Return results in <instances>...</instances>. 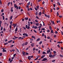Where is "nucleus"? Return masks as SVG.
Here are the masks:
<instances>
[{
    "instance_id": "58836bf2",
    "label": "nucleus",
    "mask_w": 63,
    "mask_h": 63,
    "mask_svg": "<svg viewBox=\"0 0 63 63\" xmlns=\"http://www.w3.org/2000/svg\"><path fill=\"white\" fill-rule=\"evenodd\" d=\"M10 4V2H9L7 4V5L8 6H9V5Z\"/></svg>"
},
{
    "instance_id": "69168bd1",
    "label": "nucleus",
    "mask_w": 63,
    "mask_h": 63,
    "mask_svg": "<svg viewBox=\"0 0 63 63\" xmlns=\"http://www.w3.org/2000/svg\"><path fill=\"white\" fill-rule=\"evenodd\" d=\"M36 17L37 19H39V17L38 16H36Z\"/></svg>"
},
{
    "instance_id": "c03bdc74",
    "label": "nucleus",
    "mask_w": 63,
    "mask_h": 63,
    "mask_svg": "<svg viewBox=\"0 0 63 63\" xmlns=\"http://www.w3.org/2000/svg\"><path fill=\"white\" fill-rule=\"evenodd\" d=\"M35 22H38V20H35Z\"/></svg>"
},
{
    "instance_id": "774afa93",
    "label": "nucleus",
    "mask_w": 63,
    "mask_h": 63,
    "mask_svg": "<svg viewBox=\"0 0 63 63\" xmlns=\"http://www.w3.org/2000/svg\"><path fill=\"white\" fill-rule=\"evenodd\" d=\"M22 46H25V44L24 43H23L22 45Z\"/></svg>"
},
{
    "instance_id": "052dcab7",
    "label": "nucleus",
    "mask_w": 63,
    "mask_h": 63,
    "mask_svg": "<svg viewBox=\"0 0 63 63\" xmlns=\"http://www.w3.org/2000/svg\"><path fill=\"white\" fill-rule=\"evenodd\" d=\"M49 30H47V32H48V33L49 32Z\"/></svg>"
},
{
    "instance_id": "bf43d9fd",
    "label": "nucleus",
    "mask_w": 63,
    "mask_h": 63,
    "mask_svg": "<svg viewBox=\"0 0 63 63\" xmlns=\"http://www.w3.org/2000/svg\"><path fill=\"white\" fill-rule=\"evenodd\" d=\"M16 54H14L13 55L14 57H15V56H16Z\"/></svg>"
},
{
    "instance_id": "4468645a",
    "label": "nucleus",
    "mask_w": 63,
    "mask_h": 63,
    "mask_svg": "<svg viewBox=\"0 0 63 63\" xmlns=\"http://www.w3.org/2000/svg\"><path fill=\"white\" fill-rule=\"evenodd\" d=\"M40 38H38L36 40V41H40Z\"/></svg>"
},
{
    "instance_id": "9d476101",
    "label": "nucleus",
    "mask_w": 63,
    "mask_h": 63,
    "mask_svg": "<svg viewBox=\"0 0 63 63\" xmlns=\"http://www.w3.org/2000/svg\"><path fill=\"white\" fill-rule=\"evenodd\" d=\"M17 28L16 27L15 30V32H17Z\"/></svg>"
},
{
    "instance_id": "f257e3e1",
    "label": "nucleus",
    "mask_w": 63,
    "mask_h": 63,
    "mask_svg": "<svg viewBox=\"0 0 63 63\" xmlns=\"http://www.w3.org/2000/svg\"><path fill=\"white\" fill-rule=\"evenodd\" d=\"M47 58H44L42 60V61H46V60H47Z\"/></svg>"
},
{
    "instance_id": "49530a36",
    "label": "nucleus",
    "mask_w": 63,
    "mask_h": 63,
    "mask_svg": "<svg viewBox=\"0 0 63 63\" xmlns=\"http://www.w3.org/2000/svg\"><path fill=\"white\" fill-rule=\"evenodd\" d=\"M12 51H13V52H14V51H16V50H15V49H13L12 50Z\"/></svg>"
},
{
    "instance_id": "dca6fc26",
    "label": "nucleus",
    "mask_w": 63,
    "mask_h": 63,
    "mask_svg": "<svg viewBox=\"0 0 63 63\" xmlns=\"http://www.w3.org/2000/svg\"><path fill=\"white\" fill-rule=\"evenodd\" d=\"M57 16H59V13H58V12H57Z\"/></svg>"
},
{
    "instance_id": "2f4dec72",
    "label": "nucleus",
    "mask_w": 63,
    "mask_h": 63,
    "mask_svg": "<svg viewBox=\"0 0 63 63\" xmlns=\"http://www.w3.org/2000/svg\"><path fill=\"white\" fill-rule=\"evenodd\" d=\"M13 23V21H10V24L11 25H12V24Z\"/></svg>"
},
{
    "instance_id": "20e7f679",
    "label": "nucleus",
    "mask_w": 63,
    "mask_h": 63,
    "mask_svg": "<svg viewBox=\"0 0 63 63\" xmlns=\"http://www.w3.org/2000/svg\"><path fill=\"white\" fill-rule=\"evenodd\" d=\"M28 59L29 60H31V57H30V56H28Z\"/></svg>"
},
{
    "instance_id": "5701e85b",
    "label": "nucleus",
    "mask_w": 63,
    "mask_h": 63,
    "mask_svg": "<svg viewBox=\"0 0 63 63\" xmlns=\"http://www.w3.org/2000/svg\"><path fill=\"white\" fill-rule=\"evenodd\" d=\"M31 46L32 47H34V43H32L31 44Z\"/></svg>"
},
{
    "instance_id": "0eeeda50",
    "label": "nucleus",
    "mask_w": 63,
    "mask_h": 63,
    "mask_svg": "<svg viewBox=\"0 0 63 63\" xmlns=\"http://www.w3.org/2000/svg\"><path fill=\"white\" fill-rule=\"evenodd\" d=\"M14 7L15 8H16V7H17V6H16V5L15 4H14Z\"/></svg>"
},
{
    "instance_id": "09e8293b",
    "label": "nucleus",
    "mask_w": 63,
    "mask_h": 63,
    "mask_svg": "<svg viewBox=\"0 0 63 63\" xmlns=\"http://www.w3.org/2000/svg\"><path fill=\"white\" fill-rule=\"evenodd\" d=\"M13 46H14V45H12L10 46V47H13Z\"/></svg>"
},
{
    "instance_id": "6e6d98bb",
    "label": "nucleus",
    "mask_w": 63,
    "mask_h": 63,
    "mask_svg": "<svg viewBox=\"0 0 63 63\" xmlns=\"http://www.w3.org/2000/svg\"><path fill=\"white\" fill-rule=\"evenodd\" d=\"M55 33H56V34H57V33H58V32H57V31H55Z\"/></svg>"
},
{
    "instance_id": "3c124183",
    "label": "nucleus",
    "mask_w": 63,
    "mask_h": 63,
    "mask_svg": "<svg viewBox=\"0 0 63 63\" xmlns=\"http://www.w3.org/2000/svg\"><path fill=\"white\" fill-rule=\"evenodd\" d=\"M47 17L48 18H49V17H50V16H49V15H47Z\"/></svg>"
},
{
    "instance_id": "7c9ffc66",
    "label": "nucleus",
    "mask_w": 63,
    "mask_h": 63,
    "mask_svg": "<svg viewBox=\"0 0 63 63\" xmlns=\"http://www.w3.org/2000/svg\"><path fill=\"white\" fill-rule=\"evenodd\" d=\"M57 4H58V5L59 6H60L61 5L60 4V3H59V2H58Z\"/></svg>"
},
{
    "instance_id": "2eb2a0df",
    "label": "nucleus",
    "mask_w": 63,
    "mask_h": 63,
    "mask_svg": "<svg viewBox=\"0 0 63 63\" xmlns=\"http://www.w3.org/2000/svg\"><path fill=\"white\" fill-rule=\"evenodd\" d=\"M27 44H28V42H26L25 43V45H26V46Z\"/></svg>"
},
{
    "instance_id": "6e6552de",
    "label": "nucleus",
    "mask_w": 63,
    "mask_h": 63,
    "mask_svg": "<svg viewBox=\"0 0 63 63\" xmlns=\"http://www.w3.org/2000/svg\"><path fill=\"white\" fill-rule=\"evenodd\" d=\"M49 57L50 58H51L52 57V54H50L49 55Z\"/></svg>"
},
{
    "instance_id": "473e14b6",
    "label": "nucleus",
    "mask_w": 63,
    "mask_h": 63,
    "mask_svg": "<svg viewBox=\"0 0 63 63\" xmlns=\"http://www.w3.org/2000/svg\"><path fill=\"white\" fill-rule=\"evenodd\" d=\"M41 30H45V28H42Z\"/></svg>"
},
{
    "instance_id": "ddd939ff",
    "label": "nucleus",
    "mask_w": 63,
    "mask_h": 63,
    "mask_svg": "<svg viewBox=\"0 0 63 63\" xmlns=\"http://www.w3.org/2000/svg\"><path fill=\"white\" fill-rule=\"evenodd\" d=\"M12 41H13V40H11L10 41H8V43H11V42H12Z\"/></svg>"
},
{
    "instance_id": "13d9d810",
    "label": "nucleus",
    "mask_w": 63,
    "mask_h": 63,
    "mask_svg": "<svg viewBox=\"0 0 63 63\" xmlns=\"http://www.w3.org/2000/svg\"><path fill=\"white\" fill-rule=\"evenodd\" d=\"M56 36H57L56 35H54V38H56Z\"/></svg>"
},
{
    "instance_id": "de8ad7c7",
    "label": "nucleus",
    "mask_w": 63,
    "mask_h": 63,
    "mask_svg": "<svg viewBox=\"0 0 63 63\" xmlns=\"http://www.w3.org/2000/svg\"><path fill=\"white\" fill-rule=\"evenodd\" d=\"M2 53H0V56H2Z\"/></svg>"
},
{
    "instance_id": "680f3d73",
    "label": "nucleus",
    "mask_w": 63,
    "mask_h": 63,
    "mask_svg": "<svg viewBox=\"0 0 63 63\" xmlns=\"http://www.w3.org/2000/svg\"><path fill=\"white\" fill-rule=\"evenodd\" d=\"M51 51L50 50V49H48V51L49 52H50Z\"/></svg>"
},
{
    "instance_id": "37998d69",
    "label": "nucleus",
    "mask_w": 63,
    "mask_h": 63,
    "mask_svg": "<svg viewBox=\"0 0 63 63\" xmlns=\"http://www.w3.org/2000/svg\"><path fill=\"white\" fill-rule=\"evenodd\" d=\"M19 61L20 62H23V61L20 60H19Z\"/></svg>"
},
{
    "instance_id": "a211bd4d",
    "label": "nucleus",
    "mask_w": 63,
    "mask_h": 63,
    "mask_svg": "<svg viewBox=\"0 0 63 63\" xmlns=\"http://www.w3.org/2000/svg\"><path fill=\"white\" fill-rule=\"evenodd\" d=\"M50 33H54V32H53V30H51V31L50 32Z\"/></svg>"
},
{
    "instance_id": "a878e982",
    "label": "nucleus",
    "mask_w": 63,
    "mask_h": 63,
    "mask_svg": "<svg viewBox=\"0 0 63 63\" xmlns=\"http://www.w3.org/2000/svg\"><path fill=\"white\" fill-rule=\"evenodd\" d=\"M42 54H47V53H45V52L44 51L42 52Z\"/></svg>"
},
{
    "instance_id": "f3484780",
    "label": "nucleus",
    "mask_w": 63,
    "mask_h": 63,
    "mask_svg": "<svg viewBox=\"0 0 63 63\" xmlns=\"http://www.w3.org/2000/svg\"><path fill=\"white\" fill-rule=\"evenodd\" d=\"M57 43L58 44H62V42H58V43Z\"/></svg>"
},
{
    "instance_id": "9b49d317",
    "label": "nucleus",
    "mask_w": 63,
    "mask_h": 63,
    "mask_svg": "<svg viewBox=\"0 0 63 63\" xmlns=\"http://www.w3.org/2000/svg\"><path fill=\"white\" fill-rule=\"evenodd\" d=\"M24 19L26 20H27L28 19V17H26L24 18Z\"/></svg>"
},
{
    "instance_id": "c756f323",
    "label": "nucleus",
    "mask_w": 63,
    "mask_h": 63,
    "mask_svg": "<svg viewBox=\"0 0 63 63\" xmlns=\"http://www.w3.org/2000/svg\"><path fill=\"white\" fill-rule=\"evenodd\" d=\"M49 28L50 30H51L52 28H51V26H49Z\"/></svg>"
},
{
    "instance_id": "7ed1b4c3",
    "label": "nucleus",
    "mask_w": 63,
    "mask_h": 63,
    "mask_svg": "<svg viewBox=\"0 0 63 63\" xmlns=\"http://www.w3.org/2000/svg\"><path fill=\"white\" fill-rule=\"evenodd\" d=\"M45 56H46V55H42V57H41V59H42V58H44L45 57Z\"/></svg>"
},
{
    "instance_id": "cd10ccee",
    "label": "nucleus",
    "mask_w": 63,
    "mask_h": 63,
    "mask_svg": "<svg viewBox=\"0 0 63 63\" xmlns=\"http://www.w3.org/2000/svg\"><path fill=\"white\" fill-rule=\"evenodd\" d=\"M42 41H41L39 43V44L41 45V44H42Z\"/></svg>"
},
{
    "instance_id": "e2e57ef3",
    "label": "nucleus",
    "mask_w": 63,
    "mask_h": 63,
    "mask_svg": "<svg viewBox=\"0 0 63 63\" xmlns=\"http://www.w3.org/2000/svg\"><path fill=\"white\" fill-rule=\"evenodd\" d=\"M38 28H41V27H42L41 26H39V27H38Z\"/></svg>"
},
{
    "instance_id": "e433bc0d",
    "label": "nucleus",
    "mask_w": 63,
    "mask_h": 63,
    "mask_svg": "<svg viewBox=\"0 0 63 63\" xmlns=\"http://www.w3.org/2000/svg\"><path fill=\"white\" fill-rule=\"evenodd\" d=\"M30 27L29 26H28L27 28V29H30Z\"/></svg>"
},
{
    "instance_id": "864d4df0",
    "label": "nucleus",
    "mask_w": 63,
    "mask_h": 63,
    "mask_svg": "<svg viewBox=\"0 0 63 63\" xmlns=\"http://www.w3.org/2000/svg\"><path fill=\"white\" fill-rule=\"evenodd\" d=\"M59 17L60 18H62V16H59Z\"/></svg>"
},
{
    "instance_id": "c9c22d12",
    "label": "nucleus",
    "mask_w": 63,
    "mask_h": 63,
    "mask_svg": "<svg viewBox=\"0 0 63 63\" xmlns=\"http://www.w3.org/2000/svg\"><path fill=\"white\" fill-rule=\"evenodd\" d=\"M60 57H63V55H62L61 54H60Z\"/></svg>"
},
{
    "instance_id": "a19ab883",
    "label": "nucleus",
    "mask_w": 63,
    "mask_h": 63,
    "mask_svg": "<svg viewBox=\"0 0 63 63\" xmlns=\"http://www.w3.org/2000/svg\"><path fill=\"white\" fill-rule=\"evenodd\" d=\"M1 30H3V27L1 26L0 29Z\"/></svg>"
},
{
    "instance_id": "338daca9",
    "label": "nucleus",
    "mask_w": 63,
    "mask_h": 63,
    "mask_svg": "<svg viewBox=\"0 0 63 63\" xmlns=\"http://www.w3.org/2000/svg\"><path fill=\"white\" fill-rule=\"evenodd\" d=\"M28 27V26H27V25H26V28H27V27Z\"/></svg>"
},
{
    "instance_id": "5fc2aeb1",
    "label": "nucleus",
    "mask_w": 63,
    "mask_h": 63,
    "mask_svg": "<svg viewBox=\"0 0 63 63\" xmlns=\"http://www.w3.org/2000/svg\"><path fill=\"white\" fill-rule=\"evenodd\" d=\"M28 20H29V21H31V18H29V19Z\"/></svg>"
},
{
    "instance_id": "1a4fd4ad",
    "label": "nucleus",
    "mask_w": 63,
    "mask_h": 63,
    "mask_svg": "<svg viewBox=\"0 0 63 63\" xmlns=\"http://www.w3.org/2000/svg\"><path fill=\"white\" fill-rule=\"evenodd\" d=\"M25 52H24V51L22 52V54L23 56H25Z\"/></svg>"
},
{
    "instance_id": "4be33fe9",
    "label": "nucleus",
    "mask_w": 63,
    "mask_h": 63,
    "mask_svg": "<svg viewBox=\"0 0 63 63\" xmlns=\"http://www.w3.org/2000/svg\"><path fill=\"white\" fill-rule=\"evenodd\" d=\"M18 40H21V37H19L18 39Z\"/></svg>"
},
{
    "instance_id": "603ef678",
    "label": "nucleus",
    "mask_w": 63,
    "mask_h": 63,
    "mask_svg": "<svg viewBox=\"0 0 63 63\" xmlns=\"http://www.w3.org/2000/svg\"><path fill=\"white\" fill-rule=\"evenodd\" d=\"M35 9L36 11H38V9H37V8H36L35 7Z\"/></svg>"
},
{
    "instance_id": "f704fd0d",
    "label": "nucleus",
    "mask_w": 63,
    "mask_h": 63,
    "mask_svg": "<svg viewBox=\"0 0 63 63\" xmlns=\"http://www.w3.org/2000/svg\"><path fill=\"white\" fill-rule=\"evenodd\" d=\"M36 8H37V9H39V6H38V5H37L36 6Z\"/></svg>"
},
{
    "instance_id": "72a5a7b5",
    "label": "nucleus",
    "mask_w": 63,
    "mask_h": 63,
    "mask_svg": "<svg viewBox=\"0 0 63 63\" xmlns=\"http://www.w3.org/2000/svg\"><path fill=\"white\" fill-rule=\"evenodd\" d=\"M2 19L3 20H4L5 19V17H4V16H2Z\"/></svg>"
},
{
    "instance_id": "ea45409f",
    "label": "nucleus",
    "mask_w": 63,
    "mask_h": 63,
    "mask_svg": "<svg viewBox=\"0 0 63 63\" xmlns=\"http://www.w3.org/2000/svg\"><path fill=\"white\" fill-rule=\"evenodd\" d=\"M55 60H54L52 61V62H55Z\"/></svg>"
},
{
    "instance_id": "412c9836",
    "label": "nucleus",
    "mask_w": 63,
    "mask_h": 63,
    "mask_svg": "<svg viewBox=\"0 0 63 63\" xmlns=\"http://www.w3.org/2000/svg\"><path fill=\"white\" fill-rule=\"evenodd\" d=\"M36 16H38V11H36L35 13Z\"/></svg>"
},
{
    "instance_id": "6ab92c4d",
    "label": "nucleus",
    "mask_w": 63,
    "mask_h": 63,
    "mask_svg": "<svg viewBox=\"0 0 63 63\" xmlns=\"http://www.w3.org/2000/svg\"><path fill=\"white\" fill-rule=\"evenodd\" d=\"M56 55V54H55L54 55H53L52 56V57L53 58L54 57H55V55Z\"/></svg>"
},
{
    "instance_id": "4c0bfd02",
    "label": "nucleus",
    "mask_w": 63,
    "mask_h": 63,
    "mask_svg": "<svg viewBox=\"0 0 63 63\" xmlns=\"http://www.w3.org/2000/svg\"><path fill=\"white\" fill-rule=\"evenodd\" d=\"M53 52L54 53V54H55V53H56V51H53Z\"/></svg>"
},
{
    "instance_id": "393cba45",
    "label": "nucleus",
    "mask_w": 63,
    "mask_h": 63,
    "mask_svg": "<svg viewBox=\"0 0 63 63\" xmlns=\"http://www.w3.org/2000/svg\"><path fill=\"white\" fill-rule=\"evenodd\" d=\"M9 27L11 29V30H12V26H11V25H10Z\"/></svg>"
},
{
    "instance_id": "c85d7f7f",
    "label": "nucleus",
    "mask_w": 63,
    "mask_h": 63,
    "mask_svg": "<svg viewBox=\"0 0 63 63\" xmlns=\"http://www.w3.org/2000/svg\"><path fill=\"white\" fill-rule=\"evenodd\" d=\"M7 44H8V42L5 43L4 44V45H7Z\"/></svg>"
},
{
    "instance_id": "79ce46f5",
    "label": "nucleus",
    "mask_w": 63,
    "mask_h": 63,
    "mask_svg": "<svg viewBox=\"0 0 63 63\" xmlns=\"http://www.w3.org/2000/svg\"><path fill=\"white\" fill-rule=\"evenodd\" d=\"M34 28V29H37V26H35Z\"/></svg>"
},
{
    "instance_id": "f8f14e48",
    "label": "nucleus",
    "mask_w": 63,
    "mask_h": 63,
    "mask_svg": "<svg viewBox=\"0 0 63 63\" xmlns=\"http://www.w3.org/2000/svg\"><path fill=\"white\" fill-rule=\"evenodd\" d=\"M38 14L39 16H41L42 15V12H40L39 13H38Z\"/></svg>"
},
{
    "instance_id": "0e129e2a",
    "label": "nucleus",
    "mask_w": 63,
    "mask_h": 63,
    "mask_svg": "<svg viewBox=\"0 0 63 63\" xmlns=\"http://www.w3.org/2000/svg\"><path fill=\"white\" fill-rule=\"evenodd\" d=\"M44 15H45V16H46V17H47V14H45Z\"/></svg>"
},
{
    "instance_id": "aec40b11",
    "label": "nucleus",
    "mask_w": 63,
    "mask_h": 63,
    "mask_svg": "<svg viewBox=\"0 0 63 63\" xmlns=\"http://www.w3.org/2000/svg\"><path fill=\"white\" fill-rule=\"evenodd\" d=\"M12 18H13V16H11L10 17V20H12Z\"/></svg>"
},
{
    "instance_id": "4d7b16f0",
    "label": "nucleus",
    "mask_w": 63,
    "mask_h": 63,
    "mask_svg": "<svg viewBox=\"0 0 63 63\" xmlns=\"http://www.w3.org/2000/svg\"><path fill=\"white\" fill-rule=\"evenodd\" d=\"M61 33L62 35H63V32H62V31H61Z\"/></svg>"
},
{
    "instance_id": "b1692460",
    "label": "nucleus",
    "mask_w": 63,
    "mask_h": 63,
    "mask_svg": "<svg viewBox=\"0 0 63 63\" xmlns=\"http://www.w3.org/2000/svg\"><path fill=\"white\" fill-rule=\"evenodd\" d=\"M35 24L36 26H38V25H39V23H37H37H36Z\"/></svg>"
},
{
    "instance_id": "423d86ee",
    "label": "nucleus",
    "mask_w": 63,
    "mask_h": 63,
    "mask_svg": "<svg viewBox=\"0 0 63 63\" xmlns=\"http://www.w3.org/2000/svg\"><path fill=\"white\" fill-rule=\"evenodd\" d=\"M30 2L29 1L27 4V6H29L30 5Z\"/></svg>"
},
{
    "instance_id": "a18cd8bd",
    "label": "nucleus",
    "mask_w": 63,
    "mask_h": 63,
    "mask_svg": "<svg viewBox=\"0 0 63 63\" xmlns=\"http://www.w3.org/2000/svg\"><path fill=\"white\" fill-rule=\"evenodd\" d=\"M2 21L1 20H0V24H2Z\"/></svg>"
},
{
    "instance_id": "bb28decb",
    "label": "nucleus",
    "mask_w": 63,
    "mask_h": 63,
    "mask_svg": "<svg viewBox=\"0 0 63 63\" xmlns=\"http://www.w3.org/2000/svg\"><path fill=\"white\" fill-rule=\"evenodd\" d=\"M3 12H4V9H2L1 10V12L3 13Z\"/></svg>"
},
{
    "instance_id": "39448f33",
    "label": "nucleus",
    "mask_w": 63,
    "mask_h": 63,
    "mask_svg": "<svg viewBox=\"0 0 63 63\" xmlns=\"http://www.w3.org/2000/svg\"><path fill=\"white\" fill-rule=\"evenodd\" d=\"M3 52H6V51H7V50H5V49L3 48Z\"/></svg>"
},
{
    "instance_id": "f03ea898",
    "label": "nucleus",
    "mask_w": 63,
    "mask_h": 63,
    "mask_svg": "<svg viewBox=\"0 0 63 63\" xmlns=\"http://www.w3.org/2000/svg\"><path fill=\"white\" fill-rule=\"evenodd\" d=\"M23 36H26L27 37L28 36V34L26 33H24L23 34Z\"/></svg>"
},
{
    "instance_id": "8fccbe9b",
    "label": "nucleus",
    "mask_w": 63,
    "mask_h": 63,
    "mask_svg": "<svg viewBox=\"0 0 63 63\" xmlns=\"http://www.w3.org/2000/svg\"><path fill=\"white\" fill-rule=\"evenodd\" d=\"M11 11L12 12H13V9H11Z\"/></svg>"
}]
</instances>
